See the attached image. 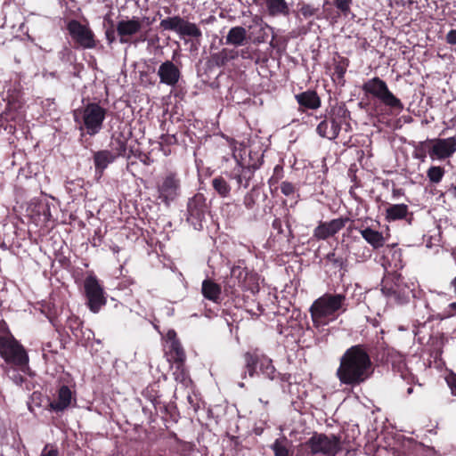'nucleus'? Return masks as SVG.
I'll use <instances>...</instances> for the list:
<instances>
[{"label": "nucleus", "instance_id": "f257e3e1", "mask_svg": "<svg viewBox=\"0 0 456 456\" xmlns=\"http://www.w3.org/2000/svg\"><path fill=\"white\" fill-rule=\"evenodd\" d=\"M372 373L370 357L362 345L349 347L340 357L336 376L341 384L357 387L364 383Z\"/></svg>", "mask_w": 456, "mask_h": 456}, {"label": "nucleus", "instance_id": "f03ea898", "mask_svg": "<svg viewBox=\"0 0 456 456\" xmlns=\"http://www.w3.org/2000/svg\"><path fill=\"white\" fill-rule=\"evenodd\" d=\"M346 297L344 294L325 293L315 299L310 307L314 327H322L335 321L347 310Z\"/></svg>", "mask_w": 456, "mask_h": 456}, {"label": "nucleus", "instance_id": "7ed1b4c3", "mask_svg": "<svg viewBox=\"0 0 456 456\" xmlns=\"http://www.w3.org/2000/svg\"><path fill=\"white\" fill-rule=\"evenodd\" d=\"M0 356L7 364L27 373L29 370V359L25 348L10 333L4 322H0Z\"/></svg>", "mask_w": 456, "mask_h": 456}, {"label": "nucleus", "instance_id": "20e7f679", "mask_svg": "<svg viewBox=\"0 0 456 456\" xmlns=\"http://www.w3.org/2000/svg\"><path fill=\"white\" fill-rule=\"evenodd\" d=\"M106 110L98 103L91 102L74 112L75 120L81 124L89 135H95L102 128Z\"/></svg>", "mask_w": 456, "mask_h": 456}, {"label": "nucleus", "instance_id": "39448f33", "mask_svg": "<svg viewBox=\"0 0 456 456\" xmlns=\"http://www.w3.org/2000/svg\"><path fill=\"white\" fill-rule=\"evenodd\" d=\"M362 88L364 94L372 95L391 109L403 110V108L400 99L389 90L387 83L378 77L367 80Z\"/></svg>", "mask_w": 456, "mask_h": 456}, {"label": "nucleus", "instance_id": "423d86ee", "mask_svg": "<svg viewBox=\"0 0 456 456\" xmlns=\"http://www.w3.org/2000/svg\"><path fill=\"white\" fill-rule=\"evenodd\" d=\"M305 446L312 456H336L341 450L340 438L334 435L314 434Z\"/></svg>", "mask_w": 456, "mask_h": 456}, {"label": "nucleus", "instance_id": "0eeeda50", "mask_svg": "<svg viewBox=\"0 0 456 456\" xmlns=\"http://www.w3.org/2000/svg\"><path fill=\"white\" fill-rule=\"evenodd\" d=\"M159 26L163 30L175 32L181 38L188 37L199 39L202 37V32L197 24L178 15L161 20Z\"/></svg>", "mask_w": 456, "mask_h": 456}, {"label": "nucleus", "instance_id": "6e6552de", "mask_svg": "<svg viewBox=\"0 0 456 456\" xmlns=\"http://www.w3.org/2000/svg\"><path fill=\"white\" fill-rule=\"evenodd\" d=\"M158 199L169 206L181 194V180L175 172H167L158 183Z\"/></svg>", "mask_w": 456, "mask_h": 456}, {"label": "nucleus", "instance_id": "1a4fd4ad", "mask_svg": "<svg viewBox=\"0 0 456 456\" xmlns=\"http://www.w3.org/2000/svg\"><path fill=\"white\" fill-rule=\"evenodd\" d=\"M424 147L428 149V156L432 160H444L456 152L455 137L435 138L424 141Z\"/></svg>", "mask_w": 456, "mask_h": 456}, {"label": "nucleus", "instance_id": "9d476101", "mask_svg": "<svg viewBox=\"0 0 456 456\" xmlns=\"http://www.w3.org/2000/svg\"><path fill=\"white\" fill-rule=\"evenodd\" d=\"M381 291L388 301L399 305L407 303L412 294V290L399 276L393 281L386 278L382 282Z\"/></svg>", "mask_w": 456, "mask_h": 456}, {"label": "nucleus", "instance_id": "9b49d317", "mask_svg": "<svg viewBox=\"0 0 456 456\" xmlns=\"http://www.w3.org/2000/svg\"><path fill=\"white\" fill-rule=\"evenodd\" d=\"M142 21L138 17L121 20L117 23V33L119 36L121 44L131 43L132 38L135 36L138 37L134 41V44L144 42L147 38L145 33H142Z\"/></svg>", "mask_w": 456, "mask_h": 456}, {"label": "nucleus", "instance_id": "f8f14e48", "mask_svg": "<svg viewBox=\"0 0 456 456\" xmlns=\"http://www.w3.org/2000/svg\"><path fill=\"white\" fill-rule=\"evenodd\" d=\"M84 288L89 309L93 313H98L101 307L107 303L102 286L96 276L89 275L84 281Z\"/></svg>", "mask_w": 456, "mask_h": 456}, {"label": "nucleus", "instance_id": "ddd939ff", "mask_svg": "<svg viewBox=\"0 0 456 456\" xmlns=\"http://www.w3.org/2000/svg\"><path fill=\"white\" fill-rule=\"evenodd\" d=\"M67 29L72 39L85 49L95 47L94 34L91 28L76 20L68 23Z\"/></svg>", "mask_w": 456, "mask_h": 456}, {"label": "nucleus", "instance_id": "4468645a", "mask_svg": "<svg viewBox=\"0 0 456 456\" xmlns=\"http://www.w3.org/2000/svg\"><path fill=\"white\" fill-rule=\"evenodd\" d=\"M187 221L190 222L195 229L202 227L201 222L205 217L207 211L206 200L202 194H196L190 199L188 205Z\"/></svg>", "mask_w": 456, "mask_h": 456}, {"label": "nucleus", "instance_id": "2eb2a0df", "mask_svg": "<svg viewBox=\"0 0 456 456\" xmlns=\"http://www.w3.org/2000/svg\"><path fill=\"white\" fill-rule=\"evenodd\" d=\"M342 118L329 114L316 127L317 134L329 140H335L341 130Z\"/></svg>", "mask_w": 456, "mask_h": 456}, {"label": "nucleus", "instance_id": "dca6fc26", "mask_svg": "<svg viewBox=\"0 0 456 456\" xmlns=\"http://www.w3.org/2000/svg\"><path fill=\"white\" fill-rule=\"evenodd\" d=\"M348 218L339 217L330 222H322L314 231V237L317 240H326L346 226Z\"/></svg>", "mask_w": 456, "mask_h": 456}, {"label": "nucleus", "instance_id": "f3484780", "mask_svg": "<svg viewBox=\"0 0 456 456\" xmlns=\"http://www.w3.org/2000/svg\"><path fill=\"white\" fill-rule=\"evenodd\" d=\"M158 76L161 84L174 87L179 82L181 71L173 61H166L159 67Z\"/></svg>", "mask_w": 456, "mask_h": 456}, {"label": "nucleus", "instance_id": "a211bd4d", "mask_svg": "<svg viewBox=\"0 0 456 456\" xmlns=\"http://www.w3.org/2000/svg\"><path fill=\"white\" fill-rule=\"evenodd\" d=\"M249 30L248 37L254 44L259 45L265 43L268 37V30L272 28L264 22L263 19L257 15L252 18L251 24L248 26Z\"/></svg>", "mask_w": 456, "mask_h": 456}, {"label": "nucleus", "instance_id": "6ab92c4d", "mask_svg": "<svg viewBox=\"0 0 456 456\" xmlns=\"http://www.w3.org/2000/svg\"><path fill=\"white\" fill-rule=\"evenodd\" d=\"M256 168L257 167L256 166H244L241 162L237 160V165L232 169L230 177L237 182L239 187L247 188Z\"/></svg>", "mask_w": 456, "mask_h": 456}, {"label": "nucleus", "instance_id": "aec40b11", "mask_svg": "<svg viewBox=\"0 0 456 456\" xmlns=\"http://www.w3.org/2000/svg\"><path fill=\"white\" fill-rule=\"evenodd\" d=\"M72 401H75L74 394L68 386H61L58 390L57 399L52 401L49 404L53 411H63L70 406Z\"/></svg>", "mask_w": 456, "mask_h": 456}, {"label": "nucleus", "instance_id": "412c9836", "mask_svg": "<svg viewBox=\"0 0 456 456\" xmlns=\"http://www.w3.org/2000/svg\"><path fill=\"white\" fill-rule=\"evenodd\" d=\"M175 336L176 335L175 331H169L167 333L169 355L171 359L176 363V368L180 369V367L183 364L186 356L180 341L176 339Z\"/></svg>", "mask_w": 456, "mask_h": 456}, {"label": "nucleus", "instance_id": "4be33fe9", "mask_svg": "<svg viewBox=\"0 0 456 456\" xmlns=\"http://www.w3.org/2000/svg\"><path fill=\"white\" fill-rule=\"evenodd\" d=\"M359 232L365 241L369 243L374 249L382 248L387 241L381 232L373 230L370 227L361 229Z\"/></svg>", "mask_w": 456, "mask_h": 456}, {"label": "nucleus", "instance_id": "5701e85b", "mask_svg": "<svg viewBox=\"0 0 456 456\" xmlns=\"http://www.w3.org/2000/svg\"><path fill=\"white\" fill-rule=\"evenodd\" d=\"M116 155L110 151L103 150L99 151L94 155V162L95 170L100 175H102L103 171L107 168V167L115 161Z\"/></svg>", "mask_w": 456, "mask_h": 456}, {"label": "nucleus", "instance_id": "b1692460", "mask_svg": "<svg viewBox=\"0 0 456 456\" xmlns=\"http://www.w3.org/2000/svg\"><path fill=\"white\" fill-rule=\"evenodd\" d=\"M408 214L409 207L406 204H388L385 218L387 222H395L406 218Z\"/></svg>", "mask_w": 456, "mask_h": 456}, {"label": "nucleus", "instance_id": "393cba45", "mask_svg": "<svg viewBox=\"0 0 456 456\" xmlns=\"http://www.w3.org/2000/svg\"><path fill=\"white\" fill-rule=\"evenodd\" d=\"M297 103L310 110H316L321 106V100L315 91H305L296 95Z\"/></svg>", "mask_w": 456, "mask_h": 456}, {"label": "nucleus", "instance_id": "a878e982", "mask_svg": "<svg viewBox=\"0 0 456 456\" xmlns=\"http://www.w3.org/2000/svg\"><path fill=\"white\" fill-rule=\"evenodd\" d=\"M262 354H259L256 351L247 352L244 354L243 358L245 362V368L247 371L242 373L241 378L246 379L247 373L249 377H254L257 373V367H259Z\"/></svg>", "mask_w": 456, "mask_h": 456}, {"label": "nucleus", "instance_id": "bb28decb", "mask_svg": "<svg viewBox=\"0 0 456 456\" xmlns=\"http://www.w3.org/2000/svg\"><path fill=\"white\" fill-rule=\"evenodd\" d=\"M269 16H286L289 12V5L285 0H265Z\"/></svg>", "mask_w": 456, "mask_h": 456}, {"label": "nucleus", "instance_id": "cd10ccee", "mask_svg": "<svg viewBox=\"0 0 456 456\" xmlns=\"http://www.w3.org/2000/svg\"><path fill=\"white\" fill-rule=\"evenodd\" d=\"M201 292L205 298L218 302L221 296V287L211 280H204L202 282Z\"/></svg>", "mask_w": 456, "mask_h": 456}, {"label": "nucleus", "instance_id": "c85d7f7f", "mask_svg": "<svg viewBox=\"0 0 456 456\" xmlns=\"http://www.w3.org/2000/svg\"><path fill=\"white\" fill-rule=\"evenodd\" d=\"M247 38V29L240 26L232 27L225 37L226 44L235 46L242 45Z\"/></svg>", "mask_w": 456, "mask_h": 456}, {"label": "nucleus", "instance_id": "c756f323", "mask_svg": "<svg viewBox=\"0 0 456 456\" xmlns=\"http://www.w3.org/2000/svg\"><path fill=\"white\" fill-rule=\"evenodd\" d=\"M237 56V53L234 50L224 48L220 52L214 53L211 56L212 61L216 66H224L229 61L233 60Z\"/></svg>", "mask_w": 456, "mask_h": 456}, {"label": "nucleus", "instance_id": "7c9ffc66", "mask_svg": "<svg viewBox=\"0 0 456 456\" xmlns=\"http://www.w3.org/2000/svg\"><path fill=\"white\" fill-rule=\"evenodd\" d=\"M259 370L260 372L266 378L270 379H273L275 378L276 370L273 364L272 360L265 355L262 354L261 356Z\"/></svg>", "mask_w": 456, "mask_h": 456}, {"label": "nucleus", "instance_id": "2f4dec72", "mask_svg": "<svg viewBox=\"0 0 456 456\" xmlns=\"http://www.w3.org/2000/svg\"><path fill=\"white\" fill-rule=\"evenodd\" d=\"M212 185L215 191L222 197L226 198L231 191V186L222 176L215 177L212 180Z\"/></svg>", "mask_w": 456, "mask_h": 456}, {"label": "nucleus", "instance_id": "473e14b6", "mask_svg": "<svg viewBox=\"0 0 456 456\" xmlns=\"http://www.w3.org/2000/svg\"><path fill=\"white\" fill-rule=\"evenodd\" d=\"M288 445V439L285 436H282L276 439L272 444L271 448L273 451L275 456H289Z\"/></svg>", "mask_w": 456, "mask_h": 456}, {"label": "nucleus", "instance_id": "72a5a7b5", "mask_svg": "<svg viewBox=\"0 0 456 456\" xmlns=\"http://www.w3.org/2000/svg\"><path fill=\"white\" fill-rule=\"evenodd\" d=\"M240 287L246 290H249L252 293H256L259 289L258 277L256 273L249 272L245 282H242Z\"/></svg>", "mask_w": 456, "mask_h": 456}, {"label": "nucleus", "instance_id": "f704fd0d", "mask_svg": "<svg viewBox=\"0 0 456 456\" xmlns=\"http://www.w3.org/2000/svg\"><path fill=\"white\" fill-rule=\"evenodd\" d=\"M111 151L116 158L123 156L126 152V142L121 137L113 138L110 143Z\"/></svg>", "mask_w": 456, "mask_h": 456}, {"label": "nucleus", "instance_id": "c9c22d12", "mask_svg": "<svg viewBox=\"0 0 456 456\" xmlns=\"http://www.w3.org/2000/svg\"><path fill=\"white\" fill-rule=\"evenodd\" d=\"M249 271L241 265H235L231 270V277L238 281V285L240 286L242 282H245Z\"/></svg>", "mask_w": 456, "mask_h": 456}, {"label": "nucleus", "instance_id": "e433bc0d", "mask_svg": "<svg viewBox=\"0 0 456 456\" xmlns=\"http://www.w3.org/2000/svg\"><path fill=\"white\" fill-rule=\"evenodd\" d=\"M444 175V169L441 167L433 166L427 171V176L433 183H438L442 181Z\"/></svg>", "mask_w": 456, "mask_h": 456}, {"label": "nucleus", "instance_id": "4c0bfd02", "mask_svg": "<svg viewBox=\"0 0 456 456\" xmlns=\"http://www.w3.org/2000/svg\"><path fill=\"white\" fill-rule=\"evenodd\" d=\"M6 374L9 379L17 386H21L25 380L24 377L20 373V370L17 367L10 365L6 368Z\"/></svg>", "mask_w": 456, "mask_h": 456}, {"label": "nucleus", "instance_id": "58836bf2", "mask_svg": "<svg viewBox=\"0 0 456 456\" xmlns=\"http://www.w3.org/2000/svg\"><path fill=\"white\" fill-rule=\"evenodd\" d=\"M327 263L330 264L335 268H343L345 261L342 256H338L336 251H332L326 256Z\"/></svg>", "mask_w": 456, "mask_h": 456}, {"label": "nucleus", "instance_id": "ea45409f", "mask_svg": "<svg viewBox=\"0 0 456 456\" xmlns=\"http://www.w3.org/2000/svg\"><path fill=\"white\" fill-rule=\"evenodd\" d=\"M352 2L353 0H334V4L343 15L347 16L350 13Z\"/></svg>", "mask_w": 456, "mask_h": 456}, {"label": "nucleus", "instance_id": "a19ab883", "mask_svg": "<svg viewBox=\"0 0 456 456\" xmlns=\"http://www.w3.org/2000/svg\"><path fill=\"white\" fill-rule=\"evenodd\" d=\"M317 12H318V8H315L314 6L308 4H303L299 9V12L305 19L315 15Z\"/></svg>", "mask_w": 456, "mask_h": 456}, {"label": "nucleus", "instance_id": "79ce46f5", "mask_svg": "<svg viewBox=\"0 0 456 456\" xmlns=\"http://www.w3.org/2000/svg\"><path fill=\"white\" fill-rule=\"evenodd\" d=\"M347 63L343 60L338 63H336L334 67V75L337 76L338 79H342L346 71Z\"/></svg>", "mask_w": 456, "mask_h": 456}, {"label": "nucleus", "instance_id": "37998d69", "mask_svg": "<svg viewBox=\"0 0 456 456\" xmlns=\"http://www.w3.org/2000/svg\"><path fill=\"white\" fill-rule=\"evenodd\" d=\"M59 451L58 449L53 445V444H46L44 449L42 450L40 456H58Z\"/></svg>", "mask_w": 456, "mask_h": 456}, {"label": "nucleus", "instance_id": "c03bdc74", "mask_svg": "<svg viewBox=\"0 0 456 456\" xmlns=\"http://www.w3.org/2000/svg\"><path fill=\"white\" fill-rule=\"evenodd\" d=\"M281 191L285 196H290L294 194L295 187L289 182H282L281 183Z\"/></svg>", "mask_w": 456, "mask_h": 456}, {"label": "nucleus", "instance_id": "a18cd8bd", "mask_svg": "<svg viewBox=\"0 0 456 456\" xmlns=\"http://www.w3.org/2000/svg\"><path fill=\"white\" fill-rule=\"evenodd\" d=\"M354 255L359 261H365L371 256L370 249L365 246H362L359 252H355Z\"/></svg>", "mask_w": 456, "mask_h": 456}, {"label": "nucleus", "instance_id": "49530a36", "mask_svg": "<svg viewBox=\"0 0 456 456\" xmlns=\"http://www.w3.org/2000/svg\"><path fill=\"white\" fill-rule=\"evenodd\" d=\"M423 145L424 142H420L415 152V158L420 159L421 161H424L427 155H428V149Z\"/></svg>", "mask_w": 456, "mask_h": 456}, {"label": "nucleus", "instance_id": "de8ad7c7", "mask_svg": "<svg viewBox=\"0 0 456 456\" xmlns=\"http://www.w3.org/2000/svg\"><path fill=\"white\" fill-rule=\"evenodd\" d=\"M402 358H403V356L400 354H398L397 352H395L392 349H388L387 358V362H391L392 363H395L396 361L401 362Z\"/></svg>", "mask_w": 456, "mask_h": 456}, {"label": "nucleus", "instance_id": "09e8293b", "mask_svg": "<svg viewBox=\"0 0 456 456\" xmlns=\"http://www.w3.org/2000/svg\"><path fill=\"white\" fill-rule=\"evenodd\" d=\"M401 256L402 254L400 250H395L393 252V257L396 260V262L394 264L395 270L402 269L403 266L402 264Z\"/></svg>", "mask_w": 456, "mask_h": 456}, {"label": "nucleus", "instance_id": "8fccbe9b", "mask_svg": "<svg viewBox=\"0 0 456 456\" xmlns=\"http://www.w3.org/2000/svg\"><path fill=\"white\" fill-rule=\"evenodd\" d=\"M175 376V379L180 382H184L186 379V374L183 370V364L180 367V369L176 368V370L174 372Z\"/></svg>", "mask_w": 456, "mask_h": 456}, {"label": "nucleus", "instance_id": "3c124183", "mask_svg": "<svg viewBox=\"0 0 456 456\" xmlns=\"http://www.w3.org/2000/svg\"><path fill=\"white\" fill-rule=\"evenodd\" d=\"M69 326L72 330H77L81 324L80 320L77 317H71L68 321Z\"/></svg>", "mask_w": 456, "mask_h": 456}, {"label": "nucleus", "instance_id": "603ef678", "mask_svg": "<svg viewBox=\"0 0 456 456\" xmlns=\"http://www.w3.org/2000/svg\"><path fill=\"white\" fill-rule=\"evenodd\" d=\"M447 383L452 390V395H456V376H451L447 379Z\"/></svg>", "mask_w": 456, "mask_h": 456}, {"label": "nucleus", "instance_id": "864d4df0", "mask_svg": "<svg viewBox=\"0 0 456 456\" xmlns=\"http://www.w3.org/2000/svg\"><path fill=\"white\" fill-rule=\"evenodd\" d=\"M446 40L449 44L456 45V29H452L447 33Z\"/></svg>", "mask_w": 456, "mask_h": 456}, {"label": "nucleus", "instance_id": "5fc2aeb1", "mask_svg": "<svg viewBox=\"0 0 456 456\" xmlns=\"http://www.w3.org/2000/svg\"><path fill=\"white\" fill-rule=\"evenodd\" d=\"M255 204L253 196L251 194H247L244 198V205L247 208L250 209L253 208Z\"/></svg>", "mask_w": 456, "mask_h": 456}, {"label": "nucleus", "instance_id": "6e6d98bb", "mask_svg": "<svg viewBox=\"0 0 456 456\" xmlns=\"http://www.w3.org/2000/svg\"><path fill=\"white\" fill-rule=\"evenodd\" d=\"M448 308L450 309L447 314H445V317H450L456 314V302L452 303L448 305Z\"/></svg>", "mask_w": 456, "mask_h": 456}, {"label": "nucleus", "instance_id": "4d7b16f0", "mask_svg": "<svg viewBox=\"0 0 456 456\" xmlns=\"http://www.w3.org/2000/svg\"><path fill=\"white\" fill-rule=\"evenodd\" d=\"M106 37L110 44H111L115 40L114 37V31L113 30H107L106 31Z\"/></svg>", "mask_w": 456, "mask_h": 456}, {"label": "nucleus", "instance_id": "13d9d810", "mask_svg": "<svg viewBox=\"0 0 456 456\" xmlns=\"http://www.w3.org/2000/svg\"><path fill=\"white\" fill-rule=\"evenodd\" d=\"M451 285L454 289V292L456 293V277L451 281Z\"/></svg>", "mask_w": 456, "mask_h": 456}, {"label": "nucleus", "instance_id": "bf43d9fd", "mask_svg": "<svg viewBox=\"0 0 456 456\" xmlns=\"http://www.w3.org/2000/svg\"><path fill=\"white\" fill-rule=\"evenodd\" d=\"M151 401L152 403H157L159 402L157 397L151 398Z\"/></svg>", "mask_w": 456, "mask_h": 456}, {"label": "nucleus", "instance_id": "052dcab7", "mask_svg": "<svg viewBox=\"0 0 456 456\" xmlns=\"http://www.w3.org/2000/svg\"><path fill=\"white\" fill-rule=\"evenodd\" d=\"M413 392V388L411 387L407 389V394L411 395Z\"/></svg>", "mask_w": 456, "mask_h": 456}, {"label": "nucleus", "instance_id": "680f3d73", "mask_svg": "<svg viewBox=\"0 0 456 456\" xmlns=\"http://www.w3.org/2000/svg\"><path fill=\"white\" fill-rule=\"evenodd\" d=\"M112 250H113L114 252H118L119 248H118V246H114V247H112Z\"/></svg>", "mask_w": 456, "mask_h": 456}, {"label": "nucleus", "instance_id": "e2e57ef3", "mask_svg": "<svg viewBox=\"0 0 456 456\" xmlns=\"http://www.w3.org/2000/svg\"><path fill=\"white\" fill-rule=\"evenodd\" d=\"M452 194L456 198V186L452 188Z\"/></svg>", "mask_w": 456, "mask_h": 456}, {"label": "nucleus", "instance_id": "0e129e2a", "mask_svg": "<svg viewBox=\"0 0 456 456\" xmlns=\"http://www.w3.org/2000/svg\"><path fill=\"white\" fill-rule=\"evenodd\" d=\"M260 402H261V403H265V405H267V404H268V402H267V401H266V402H265V401H263V399H260Z\"/></svg>", "mask_w": 456, "mask_h": 456}, {"label": "nucleus", "instance_id": "69168bd1", "mask_svg": "<svg viewBox=\"0 0 456 456\" xmlns=\"http://www.w3.org/2000/svg\"><path fill=\"white\" fill-rule=\"evenodd\" d=\"M260 402H261V403H265V405H267V404H268V402H267V401H266V402H265V401H263V399H260Z\"/></svg>", "mask_w": 456, "mask_h": 456}, {"label": "nucleus", "instance_id": "338daca9", "mask_svg": "<svg viewBox=\"0 0 456 456\" xmlns=\"http://www.w3.org/2000/svg\"><path fill=\"white\" fill-rule=\"evenodd\" d=\"M260 402H261V403H265V405H267V404H268V402H267V401H266V402H265V401H263V399H260Z\"/></svg>", "mask_w": 456, "mask_h": 456}, {"label": "nucleus", "instance_id": "774afa93", "mask_svg": "<svg viewBox=\"0 0 456 456\" xmlns=\"http://www.w3.org/2000/svg\"><path fill=\"white\" fill-rule=\"evenodd\" d=\"M239 386H240V387H244V384H243V383H240V384H239Z\"/></svg>", "mask_w": 456, "mask_h": 456}]
</instances>
